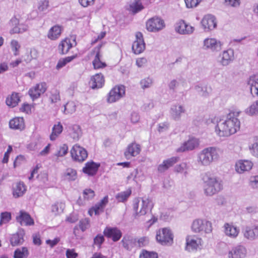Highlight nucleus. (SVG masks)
I'll return each instance as SVG.
<instances>
[{
    "instance_id": "8fccbe9b",
    "label": "nucleus",
    "mask_w": 258,
    "mask_h": 258,
    "mask_svg": "<svg viewBox=\"0 0 258 258\" xmlns=\"http://www.w3.org/2000/svg\"><path fill=\"white\" fill-rule=\"evenodd\" d=\"M249 150L253 155L258 157V137L254 138L253 144L249 146Z\"/></svg>"
},
{
    "instance_id": "1a4fd4ad",
    "label": "nucleus",
    "mask_w": 258,
    "mask_h": 258,
    "mask_svg": "<svg viewBox=\"0 0 258 258\" xmlns=\"http://www.w3.org/2000/svg\"><path fill=\"white\" fill-rule=\"evenodd\" d=\"M70 152L72 159L76 162H83L88 157L87 150L78 144L74 145Z\"/></svg>"
},
{
    "instance_id": "a19ab883",
    "label": "nucleus",
    "mask_w": 258,
    "mask_h": 258,
    "mask_svg": "<svg viewBox=\"0 0 258 258\" xmlns=\"http://www.w3.org/2000/svg\"><path fill=\"white\" fill-rule=\"evenodd\" d=\"M63 177L68 181H74L77 177V173L76 170L72 168H68L63 174Z\"/></svg>"
},
{
    "instance_id": "6ab92c4d",
    "label": "nucleus",
    "mask_w": 258,
    "mask_h": 258,
    "mask_svg": "<svg viewBox=\"0 0 258 258\" xmlns=\"http://www.w3.org/2000/svg\"><path fill=\"white\" fill-rule=\"evenodd\" d=\"M141 151V146L136 142H133L127 146L124 152V155L126 159H129L131 157L139 155Z\"/></svg>"
},
{
    "instance_id": "052dcab7",
    "label": "nucleus",
    "mask_w": 258,
    "mask_h": 258,
    "mask_svg": "<svg viewBox=\"0 0 258 258\" xmlns=\"http://www.w3.org/2000/svg\"><path fill=\"white\" fill-rule=\"evenodd\" d=\"M187 169V164L185 163H182L177 165L174 168L175 172L177 173L184 172L185 174H187L186 170Z\"/></svg>"
},
{
    "instance_id": "6e6d98bb",
    "label": "nucleus",
    "mask_w": 258,
    "mask_h": 258,
    "mask_svg": "<svg viewBox=\"0 0 258 258\" xmlns=\"http://www.w3.org/2000/svg\"><path fill=\"white\" fill-rule=\"evenodd\" d=\"M49 98L52 103H55L60 100L59 91L56 89L51 90Z\"/></svg>"
},
{
    "instance_id": "4be33fe9",
    "label": "nucleus",
    "mask_w": 258,
    "mask_h": 258,
    "mask_svg": "<svg viewBox=\"0 0 258 258\" xmlns=\"http://www.w3.org/2000/svg\"><path fill=\"white\" fill-rule=\"evenodd\" d=\"M100 166V163L94 162L93 161H88L85 163L82 171L89 176H93L97 173Z\"/></svg>"
},
{
    "instance_id": "cd10ccee",
    "label": "nucleus",
    "mask_w": 258,
    "mask_h": 258,
    "mask_svg": "<svg viewBox=\"0 0 258 258\" xmlns=\"http://www.w3.org/2000/svg\"><path fill=\"white\" fill-rule=\"evenodd\" d=\"M104 82L103 75L101 73H99L92 77L90 84L92 89L100 88L103 86Z\"/></svg>"
},
{
    "instance_id": "ddd939ff",
    "label": "nucleus",
    "mask_w": 258,
    "mask_h": 258,
    "mask_svg": "<svg viewBox=\"0 0 258 258\" xmlns=\"http://www.w3.org/2000/svg\"><path fill=\"white\" fill-rule=\"evenodd\" d=\"M145 48V44L143 34L140 32H137L136 33V40L132 45V50L135 54H139L142 53Z\"/></svg>"
},
{
    "instance_id": "393cba45",
    "label": "nucleus",
    "mask_w": 258,
    "mask_h": 258,
    "mask_svg": "<svg viewBox=\"0 0 258 258\" xmlns=\"http://www.w3.org/2000/svg\"><path fill=\"white\" fill-rule=\"evenodd\" d=\"M63 27L55 25L50 28L47 33V37L51 40H57L60 36L63 31Z\"/></svg>"
},
{
    "instance_id": "c9c22d12",
    "label": "nucleus",
    "mask_w": 258,
    "mask_h": 258,
    "mask_svg": "<svg viewBox=\"0 0 258 258\" xmlns=\"http://www.w3.org/2000/svg\"><path fill=\"white\" fill-rule=\"evenodd\" d=\"M224 232L226 235L232 238L236 237L239 234V229L234 226L226 223L224 224Z\"/></svg>"
},
{
    "instance_id": "5fc2aeb1",
    "label": "nucleus",
    "mask_w": 258,
    "mask_h": 258,
    "mask_svg": "<svg viewBox=\"0 0 258 258\" xmlns=\"http://www.w3.org/2000/svg\"><path fill=\"white\" fill-rule=\"evenodd\" d=\"M11 214L8 212H3L1 214L0 225L8 223L11 219Z\"/></svg>"
},
{
    "instance_id": "603ef678",
    "label": "nucleus",
    "mask_w": 258,
    "mask_h": 258,
    "mask_svg": "<svg viewBox=\"0 0 258 258\" xmlns=\"http://www.w3.org/2000/svg\"><path fill=\"white\" fill-rule=\"evenodd\" d=\"M27 30V27L18 25L13 28L10 31L11 34L22 33Z\"/></svg>"
},
{
    "instance_id": "338daca9",
    "label": "nucleus",
    "mask_w": 258,
    "mask_h": 258,
    "mask_svg": "<svg viewBox=\"0 0 258 258\" xmlns=\"http://www.w3.org/2000/svg\"><path fill=\"white\" fill-rule=\"evenodd\" d=\"M68 152V147L66 144L62 145L61 147H60L57 155L58 156H63L66 155Z\"/></svg>"
},
{
    "instance_id": "f8f14e48",
    "label": "nucleus",
    "mask_w": 258,
    "mask_h": 258,
    "mask_svg": "<svg viewBox=\"0 0 258 258\" xmlns=\"http://www.w3.org/2000/svg\"><path fill=\"white\" fill-rule=\"evenodd\" d=\"M47 88L46 83L40 82L31 88L28 91V94L34 100L38 98L42 94H44L46 92Z\"/></svg>"
},
{
    "instance_id": "412c9836",
    "label": "nucleus",
    "mask_w": 258,
    "mask_h": 258,
    "mask_svg": "<svg viewBox=\"0 0 258 258\" xmlns=\"http://www.w3.org/2000/svg\"><path fill=\"white\" fill-rule=\"evenodd\" d=\"M175 29L177 32L181 34H191L195 30L193 26L189 25L182 20L179 21L177 23Z\"/></svg>"
},
{
    "instance_id": "2f4dec72",
    "label": "nucleus",
    "mask_w": 258,
    "mask_h": 258,
    "mask_svg": "<svg viewBox=\"0 0 258 258\" xmlns=\"http://www.w3.org/2000/svg\"><path fill=\"white\" fill-rule=\"evenodd\" d=\"M233 59L234 52L233 50L228 49L223 51L220 61L223 66H226L229 64Z\"/></svg>"
},
{
    "instance_id": "c756f323",
    "label": "nucleus",
    "mask_w": 258,
    "mask_h": 258,
    "mask_svg": "<svg viewBox=\"0 0 258 258\" xmlns=\"http://www.w3.org/2000/svg\"><path fill=\"white\" fill-rule=\"evenodd\" d=\"M81 127L77 124H74L69 127V135L74 141H77L82 136Z\"/></svg>"
},
{
    "instance_id": "0eeeda50",
    "label": "nucleus",
    "mask_w": 258,
    "mask_h": 258,
    "mask_svg": "<svg viewBox=\"0 0 258 258\" xmlns=\"http://www.w3.org/2000/svg\"><path fill=\"white\" fill-rule=\"evenodd\" d=\"M102 45V44L98 45L90 53V56L94 57L92 64L94 69H103L107 66L106 63L101 59L102 56L101 47Z\"/></svg>"
},
{
    "instance_id": "37998d69",
    "label": "nucleus",
    "mask_w": 258,
    "mask_h": 258,
    "mask_svg": "<svg viewBox=\"0 0 258 258\" xmlns=\"http://www.w3.org/2000/svg\"><path fill=\"white\" fill-rule=\"evenodd\" d=\"M132 194L131 189H128L125 191L118 193L116 195V199L118 202L123 203L127 201Z\"/></svg>"
},
{
    "instance_id": "774afa93",
    "label": "nucleus",
    "mask_w": 258,
    "mask_h": 258,
    "mask_svg": "<svg viewBox=\"0 0 258 258\" xmlns=\"http://www.w3.org/2000/svg\"><path fill=\"white\" fill-rule=\"evenodd\" d=\"M78 256V254L74 248L68 249L66 251L67 258H76Z\"/></svg>"
},
{
    "instance_id": "69168bd1",
    "label": "nucleus",
    "mask_w": 258,
    "mask_h": 258,
    "mask_svg": "<svg viewBox=\"0 0 258 258\" xmlns=\"http://www.w3.org/2000/svg\"><path fill=\"white\" fill-rule=\"evenodd\" d=\"M249 183L251 187L258 189V175L251 176Z\"/></svg>"
},
{
    "instance_id": "49530a36",
    "label": "nucleus",
    "mask_w": 258,
    "mask_h": 258,
    "mask_svg": "<svg viewBox=\"0 0 258 258\" xmlns=\"http://www.w3.org/2000/svg\"><path fill=\"white\" fill-rule=\"evenodd\" d=\"M151 202L149 198H143L142 199V207L139 211L140 215H144L146 214L148 207Z\"/></svg>"
},
{
    "instance_id": "5701e85b",
    "label": "nucleus",
    "mask_w": 258,
    "mask_h": 258,
    "mask_svg": "<svg viewBox=\"0 0 258 258\" xmlns=\"http://www.w3.org/2000/svg\"><path fill=\"white\" fill-rule=\"evenodd\" d=\"M179 160V157H172L170 158L163 160V162L159 165L158 171L160 173L164 172L169 168L172 167Z\"/></svg>"
},
{
    "instance_id": "e2e57ef3",
    "label": "nucleus",
    "mask_w": 258,
    "mask_h": 258,
    "mask_svg": "<svg viewBox=\"0 0 258 258\" xmlns=\"http://www.w3.org/2000/svg\"><path fill=\"white\" fill-rule=\"evenodd\" d=\"M202 0H184L186 6L188 8L197 7Z\"/></svg>"
},
{
    "instance_id": "423d86ee",
    "label": "nucleus",
    "mask_w": 258,
    "mask_h": 258,
    "mask_svg": "<svg viewBox=\"0 0 258 258\" xmlns=\"http://www.w3.org/2000/svg\"><path fill=\"white\" fill-rule=\"evenodd\" d=\"M191 229L196 233H210L212 231V223L206 220L196 219L192 222Z\"/></svg>"
},
{
    "instance_id": "de8ad7c7",
    "label": "nucleus",
    "mask_w": 258,
    "mask_h": 258,
    "mask_svg": "<svg viewBox=\"0 0 258 258\" xmlns=\"http://www.w3.org/2000/svg\"><path fill=\"white\" fill-rule=\"evenodd\" d=\"M158 257L157 252L143 249L140 254L139 258H158Z\"/></svg>"
},
{
    "instance_id": "4468645a",
    "label": "nucleus",
    "mask_w": 258,
    "mask_h": 258,
    "mask_svg": "<svg viewBox=\"0 0 258 258\" xmlns=\"http://www.w3.org/2000/svg\"><path fill=\"white\" fill-rule=\"evenodd\" d=\"M108 203V197L106 196L99 202L89 209L88 214L90 216H92L93 214L95 215H99L100 213L104 212V208Z\"/></svg>"
},
{
    "instance_id": "e433bc0d",
    "label": "nucleus",
    "mask_w": 258,
    "mask_h": 258,
    "mask_svg": "<svg viewBox=\"0 0 258 258\" xmlns=\"http://www.w3.org/2000/svg\"><path fill=\"white\" fill-rule=\"evenodd\" d=\"M248 84L250 86L251 92L258 96V75H253L249 78Z\"/></svg>"
},
{
    "instance_id": "20e7f679",
    "label": "nucleus",
    "mask_w": 258,
    "mask_h": 258,
    "mask_svg": "<svg viewBox=\"0 0 258 258\" xmlns=\"http://www.w3.org/2000/svg\"><path fill=\"white\" fill-rule=\"evenodd\" d=\"M156 238L162 245H171L173 242V234L169 228H162L157 231Z\"/></svg>"
},
{
    "instance_id": "6e6552de",
    "label": "nucleus",
    "mask_w": 258,
    "mask_h": 258,
    "mask_svg": "<svg viewBox=\"0 0 258 258\" xmlns=\"http://www.w3.org/2000/svg\"><path fill=\"white\" fill-rule=\"evenodd\" d=\"M125 94V87L122 85L113 87L107 95V101L109 103L116 102L123 97Z\"/></svg>"
},
{
    "instance_id": "a18cd8bd",
    "label": "nucleus",
    "mask_w": 258,
    "mask_h": 258,
    "mask_svg": "<svg viewBox=\"0 0 258 258\" xmlns=\"http://www.w3.org/2000/svg\"><path fill=\"white\" fill-rule=\"evenodd\" d=\"M84 201H88L92 200L95 196V191L90 188L85 189L82 193Z\"/></svg>"
},
{
    "instance_id": "2eb2a0df",
    "label": "nucleus",
    "mask_w": 258,
    "mask_h": 258,
    "mask_svg": "<svg viewBox=\"0 0 258 258\" xmlns=\"http://www.w3.org/2000/svg\"><path fill=\"white\" fill-rule=\"evenodd\" d=\"M104 235L114 242L118 241L122 236V232L117 227H106L103 230Z\"/></svg>"
},
{
    "instance_id": "a211bd4d",
    "label": "nucleus",
    "mask_w": 258,
    "mask_h": 258,
    "mask_svg": "<svg viewBox=\"0 0 258 258\" xmlns=\"http://www.w3.org/2000/svg\"><path fill=\"white\" fill-rule=\"evenodd\" d=\"M200 144L199 140L195 138H189L184 142L182 146L177 149V152H183L186 151L192 150L198 147Z\"/></svg>"
},
{
    "instance_id": "dca6fc26",
    "label": "nucleus",
    "mask_w": 258,
    "mask_h": 258,
    "mask_svg": "<svg viewBox=\"0 0 258 258\" xmlns=\"http://www.w3.org/2000/svg\"><path fill=\"white\" fill-rule=\"evenodd\" d=\"M253 167V163L249 160H239L235 165L236 171L238 173H243L250 170Z\"/></svg>"
},
{
    "instance_id": "09e8293b",
    "label": "nucleus",
    "mask_w": 258,
    "mask_h": 258,
    "mask_svg": "<svg viewBox=\"0 0 258 258\" xmlns=\"http://www.w3.org/2000/svg\"><path fill=\"white\" fill-rule=\"evenodd\" d=\"M64 208V204L62 202H56L51 206V211L55 214L62 212Z\"/></svg>"
},
{
    "instance_id": "c85d7f7f",
    "label": "nucleus",
    "mask_w": 258,
    "mask_h": 258,
    "mask_svg": "<svg viewBox=\"0 0 258 258\" xmlns=\"http://www.w3.org/2000/svg\"><path fill=\"white\" fill-rule=\"evenodd\" d=\"M243 235L246 238L250 240L258 237V225L246 227L243 232Z\"/></svg>"
},
{
    "instance_id": "9b49d317",
    "label": "nucleus",
    "mask_w": 258,
    "mask_h": 258,
    "mask_svg": "<svg viewBox=\"0 0 258 258\" xmlns=\"http://www.w3.org/2000/svg\"><path fill=\"white\" fill-rule=\"evenodd\" d=\"M165 27L164 21L158 17H153L146 22L147 29L150 32H157Z\"/></svg>"
},
{
    "instance_id": "864d4df0",
    "label": "nucleus",
    "mask_w": 258,
    "mask_h": 258,
    "mask_svg": "<svg viewBox=\"0 0 258 258\" xmlns=\"http://www.w3.org/2000/svg\"><path fill=\"white\" fill-rule=\"evenodd\" d=\"M64 107V111L66 114L72 113L76 110V105L75 103L73 101L67 102Z\"/></svg>"
},
{
    "instance_id": "b1692460",
    "label": "nucleus",
    "mask_w": 258,
    "mask_h": 258,
    "mask_svg": "<svg viewBox=\"0 0 258 258\" xmlns=\"http://www.w3.org/2000/svg\"><path fill=\"white\" fill-rule=\"evenodd\" d=\"M16 220L21 225L32 226L34 224V220L30 215L23 211H20L19 215L16 217Z\"/></svg>"
},
{
    "instance_id": "a878e982",
    "label": "nucleus",
    "mask_w": 258,
    "mask_h": 258,
    "mask_svg": "<svg viewBox=\"0 0 258 258\" xmlns=\"http://www.w3.org/2000/svg\"><path fill=\"white\" fill-rule=\"evenodd\" d=\"M26 190L27 187L23 182H18L13 186L12 194L13 197L15 198L22 197L26 192Z\"/></svg>"
},
{
    "instance_id": "4c0bfd02",
    "label": "nucleus",
    "mask_w": 258,
    "mask_h": 258,
    "mask_svg": "<svg viewBox=\"0 0 258 258\" xmlns=\"http://www.w3.org/2000/svg\"><path fill=\"white\" fill-rule=\"evenodd\" d=\"M20 101L19 93L13 92L7 98L6 103L8 106L14 107L18 105Z\"/></svg>"
},
{
    "instance_id": "9d476101",
    "label": "nucleus",
    "mask_w": 258,
    "mask_h": 258,
    "mask_svg": "<svg viewBox=\"0 0 258 258\" xmlns=\"http://www.w3.org/2000/svg\"><path fill=\"white\" fill-rule=\"evenodd\" d=\"M202 239L196 235H188L186 237L185 249L188 251H195L201 249Z\"/></svg>"
},
{
    "instance_id": "3c124183",
    "label": "nucleus",
    "mask_w": 258,
    "mask_h": 258,
    "mask_svg": "<svg viewBox=\"0 0 258 258\" xmlns=\"http://www.w3.org/2000/svg\"><path fill=\"white\" fill-rule=\"evenodd\" d=\"M104 241V235L101 234H98L93 239V244L97 246L99 248H100L102 244Z\"/></svg>"
},
{
    "instance_id": "79ce46f5",
    "label": "nucleus",
    "mask_w": 258,
    "mask_h": 258,
    "mask_svg": "<svg viewBox=\"0 0 258 258\" xmlns=\"http://www.w3.org/2000/svg\"><path fill=\"white\" fill-rule=\"evenodd\" d=\"M144 7L141 0H134L129 7V10L133 13H136L143 9Z\"/></svg>"
},
{
    "instance_id": "58836bf2",
    "label": "nucleus",
    "mask_w": 258,
    "mask_h": 258,
    "mask_svg": "<svg viewBox=\"0 0 258 258\" xmlns=\"http://www.w3.org/2000/svg\"><path fill=\"white\" fill-rule=\"evenodd\" d=\"M90 227V220L88 218H84L81 220L79 223L78 226H76L74 229V233L75 235L77 234L79 228L84 232Z\"/></svg>"
},
{
    "instance_id": "f704fd0d",
    "label": "nucleus",
    "mask_w": 258,
    "mask_h": 258,
    "mask_svg": "<svg viewBox=\"0 0 258 258\" xmlns=\"http://www.w3.org/2000/svg\"><path fill=\"white\" fill-rule=\"evenodd\" d=\"M63 131V126L60 122H58L57 124H54L52 128L49 138L51 141L55 140L58 136L61 134Z\"/></svg>"
},
{
    "instance_id": "473e14b6",
    "label": "nucleus",
    "mask_w": 258,
    "mask_h": 258,
    "mask_svg": "<svg viewBox=\"0 0 258 258\" xmlns=\"http://www.w3.org/2000/svg\"><path fill=\"white\" fill-rule=\"evenodd\" d=\"M10 128L15 130H23L25 127L24 121L23 117H14L9 122Z\"/></svg>"
},
{
    "instance_id": "bb28decb",
    "label": "nucleus",
    "mask_w": 258,
    "mask_h": 258,
    "mask_svg": "<svg viewBox=\"0 0 258 258\" xmlns=\"http://www.w3.org/2000/svg\"><path fill=\"white\" fill-rule=\"evenodd\" d=\"M136 242V238L129 235L124 236L121 240L123 247L127 250H132L136 248L137 244Z\"/></svg>"
},
{
    "instance_id": "13d9d810",
    "label": "nucleus",
    "mask_w": 258,
    "mask_h": 258,
    "mask_svg": "<svg viewBox=\"0 0 258 258\" xmlns=\"http://www.w3.org/2000/svg\"><path fill=\"white\" fill-rule=\"evenodd\" d=\"M136 241L137 243V248H139L141 247H143L148 243V239L147 237L144 236L141 237L139 238H136Z\"/></svg>"
},
{
    "instance_id": "f03ea898",
    "label": "nucleus",
    "mask_w": 258,
    "mask_h": 258,
    "mask_svg": "<svg viewBox=\"0 0 258 258\" xmlns=\"http://www.w3.org/2000/svg\"><path fill=\"white\" fill-rule=\"evenodd\" d=\"M202 179L205 183V194L207 196H213L222 189L221 181L210 173L204 174Z\"/></svg>"
},
{
    "instance_id": "f257e3e1",
    "label": "nucleus",
    "mask_w": 258,
    "mask_h": 258,
    "mask_svg": "<svg viewBox=\"0 0 258 258\" xmlns=\"http://www.w3.org/2000/svg\"><path fill=\"white\" fill-rule=\"evenodd\" d=\"M239 112L230 111L227 119L217 123L215 129L217 134L220 137H229L236 133L240 128V121L237 118Z\"/></svg>"
},
{
    "instance_id": "f3484780",
    "label": "nucleus",
    "mask_w": 258,
    "mask_h": 258,
    "mask_svg": "<svg viewBox=\"0 0 258 258\" xmlns=\"http://www.w3.org/2000/svg\"><path fill=\"white\" fill-rule=\"evenodd\" d=\"M205 31L212 30L217 26V21L215 16L209 14L205 16L201 22Z\"/></svg>"
},
{
    "instance_id": "c03bdc74",
    "label": "nucleus",
    "mask_w": 258,
    "mask_h": 258,
    "mask_svg": "<svg viewBox=\"0 0 258 258\" xmlns=\"http://www.w3.org/2000/svg\"><path fill=\"white\" fill-rule=\"evenodd\" d=\"M29 252L27 248L23 247L20 248H17L14 253V258H24L27 257Z\"/></svg>"
},
{
    "instance_id": "bf43d9fd",
    "label": "nucleus",
    "mask_w": 258,
    "mask_h": 258,
    "mask_svg": "<svg viewBox=\"0 0 258 258\" xmlns=\"http://www.w3.org/2000/svg\"><path fill=\"white\" fill-rule=\"evenodd\" d=\"M11 46L14 52V54L16 56L18 55L19 54V49L21 47L18 41L16 40H12L11 41Z\"/></svg>"
},
{
    "instance_id": "680f3d73",
    "label": "nucleus",
    "mask_w": 258,
    "mask_h": 258,
    "mask_svg": "<svg viewBox=\"0 0 258 258\" xmlns=\"http://www.w3.org/2000/svg\"><path fill=\"white\" fill-rule=\"evenodd\" d=\"M13 151L12 146L9 145L7 151L5 153L2 162L4 164L7 163L9 161L10 155Z\"/></svg>"
},
{
    "instance_id": "0e129e2a",
    "label": "nucleus",
    "mask_w": 258,
    "mask_h": 258,
    "mask_svg": "<svg viewBox=\"0 0 258 258\" xmlns=\"http://www.w3.org/2000/svg\"><path fill=\"white\" fill-rule=\"evenodd\" d=\"M248 112L250 114L258 113V101L253 103L249 107Z\"/></svg>"
},
{
    "instance_id": "ea45409f",
    "label": "nucleus",
    "mask_w": 258,
    "mask_h": 258,
    "mask_svg": "<svg viewBox=\"0 0 258 258\" xmlns=\"http://www.w3.org/2000/svg\"><path fill=\"white\" fill-rule=\"evenodd\" d=\"M77 54H74L72 56H69L66 57L64 58H62L60 59L56 66V69L57 70H59L62 67H64L67 63L71 62L74 59H75L77 57Z\"/></svg>"
},
{
    "instance_id": "72a5a7b5",
    "label": "nucleus",
    "mask_w": 258,
    "mask_h": 258,
    "mask_svg": "<svg viewBox=\"0 0 258 258\" xmlns=\"http://www.w3.org/2000/svg\"><path fill=\"white\" fill-rule=\"evenodd\" d=\"M204 46L207 48H209L212 50H216L218 49H221V44L220 42L217 41L214 38H207L204 42Z\"/></svg>"
},
{
    "instance_id": "aec40b11",
    "label": "nucleus",
    "mask_w": 258,
    "mask_h": 258,
    "mask_svg": "<svg viewBox=\"0 0 258 258\" xmlns=\"http://www.w3.org/2000/svg\"><path fill=\"white\" fill-rule=\"evenodd\" d=\"M247 250L242 245H236L231 249L228 252L229 258H243L245 257Z\"/></svg>"
},
{
    "instance_id": "7c9ffc66",
    "label": "nucleus",
    "mask_w": 258,
    "mask_h": 258,
    "mask_svg": "<svg viewBox=\"0 0 258 258\" xmlns=\"http://www.w3.org/2000/svg\"><path fill=\"white\" fill-rule=\"evenodd\" d=\"M25 232L23 230H20L16 233L13 234L10 239L11 244L16 246L22 244L24 242Z\"/></svg>"
},
{
    "instance_id": "4d7b16f0",
    "label": "nucleus",
    "mask_w": 258,
    "mask_h": 258,
    "mask_svg": "<svg viewBox=\"0 0 258 258\" xmlns=\"http://www.w3.org/2000/svg\"><path fill=\"white\" fill-rule=\"evenodd\" d=\"M26 162V159L23 155H18L15 158L14 163L13 166L14 168L20 166L24 164Z\"/></svg>"
},
{
    "instance_id": "7ed1b4c3",
    "label": "nucleus",
    "mask_w": 258,
    "mask_h": 258,
    "mask_svg": "<svg viewBox=\"0 0 258 258\" xmlns=\"http://www.w3.org/2000/svg\"><path fill=\"white\" fill-rule=\"evenodd\" d=\"M218 156L216 148L210 147L203 149L198 156V162L201 164L207 166L210 165L214 159Z\"/></svg>"
},
{
    "instance_id": "39448f33",
    "label": "nucleus",
    "mask_w": 258,
    "mask_h": 258,
    "mask_svg": "<svg viewBox=\"0 0 258 258\" xmlns=\"http://www.w3.org/2000/svg\"><path fill=\"white\" fill-rule=\"evenodd\" d=\"M76 37L70 36L60 40L57 46V49L60 54H66L73 47L76 46Z\"/></svg>"
}]
</instances>
